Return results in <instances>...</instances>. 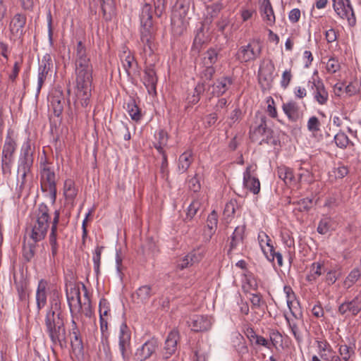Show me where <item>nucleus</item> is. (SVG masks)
Masks as SVG:
<instances>
[{
    "instance_id": "1",
    "label": "nucleus",
    "mask_w": 361,
    "mask_h": 361,
    "mask_svg": "<svg viewBox=\"0 0 361 361\" xmlns=\"http://www.w3.org/2000/svg\"><path fill=\"white\" fill-rule=\"evenodd\" d=\"M50 307L45 319V331L51 342V348L59 346L63 348L66 343V331L63 317L60 311L61 300L59 293H54L50 299Z\"/></svg>"
},
{
    "instance_id": "2",
    "label": "nucleus",
    "mask_w": 361,
    "mask_h": 361,
    "mask_svg": "<svg viewBox=\"0 0 361 361\" xmlns=\"http://www.w3.org/2000/svg\"><path fill=\"white\" fill-rule=\"evenodd\" d=\"M77 102L87 107L90 102L93 67L90 58L75 60Z\"/></svg>"
},
{
    "instance_id": "3",
    "label": "nucleus",
    "mask_w": 361,
    "mask_h": 361,
    "mask_svg": "<svg viewBox=\"0 0 361 361\" xmlns=\"http://www.w3.org/2000/svg\"><path fill=\"white\" fill-rule=\"evenodd\" d=\"M82 288L85 290V296L87 302H81L80 291L78 286L74 283H69L66 286V298L70 309L71 317L80 319L81 315L90 318L93 314L90 300L87 297V290L84 284Z\"/></svg>"
},
{
    "instance_id": "4",
    "label": "nucleus",
    "mask_w": 361,
    "mask_h": 361,
    "mask_svg": "<svg viewBox=\"0 0 361 361\" xmlns=\"http://www.w3.org/2000/svg\"><path fill=\"white\" fill-rule=\"evenodd\" d=\"M50 222L51 216L48 207L44 203L39 204L30 223V237L35 243L44 239Z\"/></svg>"
},
{
    "instance_id": "5",
    "label": "nucleus",
    "mask_w": 361,
    "mask_h": 361,
    "mask_svg": "<svg viewBox=\"0 0 361 361\" xmlns=\"http://www.w3.org/2000/svg\"><path fill=\"white\" fill-rule=\"evenodd\" d=\"M192 6V0H177L175 10L171 17L173 30L177 34H181L188 25L189 12Z\"/></svg>"
},
{
    "instance_id": "6",
    "label": "nucleus",
    "mask_w": 361,
    "mask_h": 361,
    "mask_svg": "<svg viewBox=\"0 0 361 361\" xmlns=\"http://www.w3.org/2000/svg\"><path fill=\"white\" fill-rule=\"evenodd\" d=\"M140 54L145 61V63L153 62L154 57V51L156 49L154 28H140Z\"/></svg>"
},
{
    "instance_id": "7",
    "label": "nucleus",
    "mask_w": 361,
    "mask_h": 361,
    "mask_svg": "<svg viewBox=\"0 0 361 361\" xmlns=\"http://www.w3.org/2000/svg\"><path fill=\"white\" fill-rule=\"evenodd\" d=\"M17 144L13 130L8 128L2 149L1 169L4 174H11L13 155Z\"/></svg>"
},
{
    "instance_id": "8",
    "label": "nucleus",
    "mask_w": 361,
    "mask_h": 361,
    "mask_svg": "<svg viewBox=\"0 0 361 361\" xmlns=\"http://www.w3.org/2000/svg\"><path fill=\"white\" fill-rule=\"evenodd\" d=\"M41 189L47 192L52 204L56 200V174L52 167L44 164L41 170Z\"/></svg>"
},
{
    "instance_id": "9",
    "label": "nucleus",
    "mask_w": 361,
    "mask_h": 361,
    "mask_svg": "<svg viewBox=\"0 0 361 361\" xmlns=\"http://www.w3.org/2000/svg\"><path fill=\"white\" fill-rule=\"evenodd\" d=\"M307 87L312 92L314 100L319 105H326L329 101V93L322 80L318 75V71L313 73L307 82Z\"/></svg>"
},
{
    "instance_id": "10",
    "label": "nucleus",
    "mask_w": 361,
    "mask_h": 361,
    "mask_svg": "<svg viewBox=\"0 0 361 361\" xmlns=\"http://www.w3.org/2000/svg\"><path fill=\"white\" fill-rule=\"evenodd\" d=\"M333 8L339 18L345 19L353 27L356 25V18L350 0H332Z\"/></svg>"
},
{
    "instance_id": "11",
    "label": "nucleus",
    "mask_w": 361,
    "mask_h": 361,
    "mask_svg": "<svg viewBox=\"0 0 361 361\" xmlns=\"http://www.w3.org/2000/svg\"><path fill=\"white\" fill-rule=\"evenodd\" d=\"M261 54V47L255 42L241 46L236 54V59L243 63H249L257 59Z\"/></svg>"
},
{
    "instance_id": "12",
    "label": "nucleus",
    "mask_w": 361,
    "mask_h": 361,
    "mask_svg": "<svg viewBox=\"0 0 361 361\" xmlns=\"http://www.w3.org/2000/svg\"><path fill=\"white\" fill-rule=\"evenodd\" d=\"M130 329L126 323H122L118 333V348L123 361H128L130 358Z\"/></svg>"
},
{
    "instance_id": "13",
    "label": "nucleus",
    "mask_w": 361,
    "mask_h": 361,
    "mask_svg": "<svg viewBox=\"0 0 361 361\" xmlns=\"http://www.w3.org/2000/svg\"><path fill=\"white\" fill-rule=\"evenodd\" d=\"M162 13V8L159 5L155 8L149 4H145L141 8L140 14V20L141 28H154L153 16L155 13L157 17H160Z\"/></svg>"
},
{
    "instance_id": "14",
    "label": "nucleus",
    "mask_w": 361,
    "mask_h": 361,
    "mask_svg": "<svg viewBox=\"0 0 361 361\" xmlns=\"http://www.w3.org/2000/svg\"><path fill=\"white\" fill-rule=\"evenodd\" d=\"M286 321L293 336L298 344L303 341V329H305V323L302 319V313L294 314L293 317L285 315Z\"/></svg>"
},
{
    "instance_id": "15",
    "label": "nucleus",
    "mask_w": 361,
    "mask_h": 361,
    "mask_svg": "<svg viewBox=\"0 0 361 361\" xmlns=\"http://www.w3.org/2000/svg\"><path fill=\"white\" fill-rule=\"evenodd\" d=\"M188 326L195 332L206 331L211 329L212 318L208 315L195 314L187 321Z\"/></svg>"
},
{
    "instance_id": "16",
    "label": "nucleus",
    "mask_w": 361,
    "mask_h": 361,
    "mask_svg": "<svg viewBox=\"0 0 361 361\" xmlns=\"http://www.w3.org/2000/svg\"><path fill=\"white\" fill-rule=\"evenodd\" d=\"M271 134V130L267 128L266 118L264 116L260 118V123L258 126L251 128L250 131V139L253 142L259 141V144H262V142L267 143Z\"/></svg>"
},
{
    "instance_id": "17",
    "label": "nucleus",
    "mask_w": 361,
    "mask_h": 361,
    "mask_svg": "<svg viewBox=\"0 0 361 361\" xmlns=\"http://www.w3.org/2000/svg\"><path fill=\"white\" fill-rule=\"evenodd\" d=\"M53 64L50 54H46L42 59L38 68L37 86L36 96H38L40 90L47 79V75L51 70Z\"/></svg>"
},
{
    "instance_id": "18",
    "label": "nucleus",
    "mask_w": 361,
    "mask_h": 361,
    "mask_svg": "<svg viewBox=\"0 0 361 361\" xmlns=\"http://www.w3.org/2000/svg\"><path fill=\"white\" fill-rule=\"evenodd\" d=\"M178 337L179 334L176 330H173L169 334L161 357L157 358L158 360L166 361L176 353Z\"/></svg>"
},
{
    "instance_id": "19",
    "label": "nucleus",
    "mask_w": 361,
    "mask_h": 361,
    "mask_svg": "<svg viewBox=\"0 0 361 361\" xmlns=\"http://www.w3.org/2000/svg\"><path fill=\"white\" fill-rule=\"evenodd\" d=\"M256 169V166L249 165L243 172V186L254 195H257L260 192L259 180L252 176V173Z\"/></svg>"
},
{
    "instance_id": "20",
    "label": "nucleus",
    "mask_w": 361,
    "mask_h": 361,
    "mask_svg": "<svg viewBox=\"0 0 361 361\" xmlns=\"http://www.w3.org/2000/svg\"><path fill=\"white\" fill-rule=\"evenodd\" d=\"M159 348L158 341L151 338L145 342L136 350L135 357L137 361H145L149 359Z\"/></svg>"
},
{
    "instance_id": "21",
    "label": "nucleus",
    "mask_w": 361,
    "mask_h": 361,
    "mask_svg": "<svg viewBox=\"0 0 361 361\" xmlns=\"http://www.w3.org/2000/svg\"><path fill=\"white\" fill-rule=\"evenodd\" d=\"M149 63V65L147 66L144 70L142 82L149 94L156 95V87L158 78L154 66L151 64V62Z\"/></svg>"
},
{
    "instance_id": "22",
    "label": "nucleus",
    "mask_w": 361,
    "mask_h": 361,
    "mask_svg": "<svg viewBox=\"0 0 361 361\" xmlns=\"http://www.w3.org/2000/svg\"><path fill=\"white\" fill-rule=\"evenodd\" d=\"M48 283L47 281L44 279H41L38 282V286L36 290L35 293V301L37 313L39 314L40 310L43 309L47 302V288Z\"/></svg>"
},
{
    "instance_id": "23",
    "label": "nucleus",
    "mask_w": 361,
    "mask_h": 361,
    "mask_svg": "<svg viewBox=\"0 0 361 361\" xmlns=\"http://www.w3.org/2000/svg\"><path fill=\"white\" fill-rule=\"evenodd\" d=\"M233 79L229 76H222L218 78L212 85V93L219 97L225 94L233 85Z\"/></svg>"
},
{
    "instance_id": "24",
    "label": "nucleus",
    "mask_w": 361,
    "mask_h": 361,
    "mask_svg": "<svg viewBox=\"0 0 361 361\" xmlns=\"http://www.w3.org/2000/svg\"><path fill=\"white\" fill-rule=\"evenodd\" d=\"M274 69L271 61L261 64L258 71L259 82L261 85L269 86L272 80V73Z\"/></svg>"
},
{
    "instance_id": "25",
    "label": "nucleus",
    "mask_w": 361,
    "mask_h": 361,
    "mask_svg": "<svg viewBox=\"0 0 361 361\" xmlns=\"http://www.w3.org/2000/svg\"><path fill=\"white\" fill-rule=\"evenodd\" d=\"M259 11L263 20L268 25H273L275 23L276 18L274 10L269 0H263L259 6Z\"/></svg>"
},
{
    "instance_id": "26",
    "label": "nucleus",
    "mask_w": 361,
    "mask_h": 361,
    "mask_svg": "<svg viewBox=\"0 0 361 361\" xmlns=\"http://www.w3.org/2000/svg\"><path fill=\"white\" fill-rule=\"evenodd\" d=\"M51 106L56 116H59L63 109L64 99L61 91L55 90L49 97Z\"/></svg>"
},
{
    "instance_id": "27",
    "label": "nucleus",
    "mask_w": 361,
    "mask_h": 361,
    "mask_svg": "<svg viewBox=\"0 0 361 361\" xmlns=\"http://www.w3.org/2000/svg\"><path fill=\"white\" fill-rule=\"evenodd\" d=\"M315 342L318 355L324 361H327L336 353L326 339H317Z\"/></svg>"
},
{
    "instance_id": "28",
    "label": "nucleus",
    "mask_w": 361,
    "mask_h": 361,
    "mask_svg": "<svg viewBox=\"0 0 361 361\" xmlns=\"http://www.w3.org/2000/svg\"><path fill=\"white\" fill-rule=\"evenodd\" d=\"M282 109L288 119L291 121H296L300 116V106L296 102L290 101L283 103Z\"/></svg>"
},
{
    "instance_id": "29",
    "label": "nucleus",
    "mask_w": 361,
    "mask_h": 361,
    "mask_svg": "<svg viewBox=\"0 0 361 361\" xmlns=\"http://www.w3.org/2000/svg\"><path fill=\"white\" fill-rule=\"evenodd\" d=\"M325 271L324 261L314 262L310 265L306 279L309 282H314Z\"/></svg>"
},
{
    "instance_id": "30",
    "label": "nucleus",
    "mask_w": 361,
    "mask_h": 361,
    "mask_svg": "<svg viewBox=\"0 0 361 361\" xmlns=\"http://www.w3.org/2000/svg\"><path fill=\"white\" fill-rule=\"evenodd\" d=\"M193 161L192 152L191 150H187L179 156L178 160V171L179 173H183L187 171Z\"/></svg>"
},
{
    "instance_id": "31",
    "label": "nucleus",
    "mask_w": 361,
    "mask_h": 361,
    "mask_svg": "<svg viewBox=\"0 0 361 361\" xmlns=\"http://www.w3.org/2000/svg\"><path fill=\"white\" fill-rule=\"evenodd\" d=\"M335 229V222L329 216H324L320 219L317 228V232L321 235H326Z\"/></svg>"
},
{
    "instance_id": "32",
    "label": "nucleus",
    "mask_w": 361,
    "mask_h": 361,
    "mask_svg": "<svg viewBox=\"0 0 361 361\" xmlns=\"http://www.w3.org/2000/svg\"><path fill=\"white\" fill-rule=\"evenodd\" d=\"M202 256L200 252H191L185 255L181 261L178 263V267L180 269L188 267L195 263L200 262Z\"/></svg>"
},
{
    "instance_id": "33",
    "label": "nucleus",
    "mask_w": 361,
    "mask_h": 361,
    "mask_svg": "<svg viewBox=\"0 0 361 361\" xmlns=\"http://www.w3.org/2000/svg\"><path fill=\"white\" fill-rule=\"evenodd\" d=\"M25 23L26 18L25 16L20 13L16 14L10 24L11 32L16 35L21 34Z\"/></svg>"
},
{
    "instance_id": "34",
    "label": "nucleus",
    "mask_w": 361,
    "mask_h": 361,
    "mask_svg": "<svg viewBox=\"0 0 361 361\" xmlns=\"http://www.w3.org/2000/svg\"><path fill=\"white\" fill-rule=\"evenodd\" d=\"M152 295V289L149 286H142L140 287L133 295L135 300H137V302H145Z\"/></svg>"
},
{
    "instance_id": "35",
    "label": "nucleus",
    "mask_w": 361,
    "mask_h": 361,
    "mask_svg": "<svg viewBox=\"0 0 361 361\" xmlns=\"http://www.w3.org/2000/svg\"><path fill=\"white\" fill-rule=\"evenodd\" d=\"M167 140V133L164 130H161L157 133H156L154 147L159 154H163L164 152V147L166 145Z\"/></svg>"
},
{
    "instance_id": "36",
    "label": "nucleus",
    "mask_w": 361,
    "mask_h": 361,
    "mask_svg": "<svg viewBox=\"0 0 361 361\" xmlns=\"http://www.w3.org/2000/svg\"><path fill=\"white\" fill-rule=\"evenodd\" d=\"M361 271L358 268L353 269L345 277L343 282L345 288L348 289L352 287L360 278Z\"/></svg>"
},
{
    "instance_id": "37",
    "label": "nucleus",
    "mask_w": 361,
    "mask_h": 361,
    "mask_svg": "<svg viewBox=\"0 0 361 361\" xmlns=\"http://www.w3.org/2000/svg\"><path fill=\"white\" fill-rule=\"evenodd\" d=\"M257 239L261 250L264 255L269 252L270 247H274L271 244V240L264 231H261L259 232Z\"/></svg>"
},
{
    "instance_id": "38",
    "label": "nucleus",
    "mask_w": 361,
    "mask_h": 361,
    "mask_svg": "<svg viewBox=\"0 0 361 361\" xmlns=\"http://www.w3.org/2000/svg\"><path fill=\"white\" fill-rule=\"evenodd\" d=\"M277 174L279 178L283 180L286 184L290 183L294 178L292 169L286 166H279L277 168Z\"/></svg>"
},
{
    "instance_id": "39",
    "label": "nucleus",
    "mask_w": 361,
    "mask_h": 361,
    "mask_svg": "<svg viewBox=\"0 0 361 361\" xmlns=\"http://www.w3.org/2000/svg\"><path fill=\"white\" fill-rule=\"evenodd\" d=\"M63 193L67 200H73L77 195V189L72 179H67L64 182Z\"/></svg>"
},
{
    "instance_id": "40",
    "label": "nucleus",
    "mask_w": 361,
    "mask_h": 361,
    "mask_svg": "<svg viewBox=\"0 0 361 361\" xmlns=\"http://www.w3.org/2000/svg\"><path fill=\"white\" fill-rule=\"evenodd\" d=\"M218 224V215L216 211L213 210L208 216L207 219V227L209 230L208 240H209L215 233Z\"/></svg>"
},
{
    "instance_id": "41",
    "label": "nucleus",
    "mask_w": 361,
    "mask_h": 361,
    "mask_svg": "<svg viewBox=\"0 0 361 361\" xmlns=\"http://www.w3.org/2000/svg\"><path fill=\"white\" fill-rule=\"evenodd\" d=\"M207 37L204 35L203 28L200 27L195 37L192 51L196 53H199L202 45L205 43Z\"/></svg>"
},
{
    "instance_id": "42",
    "label": "nucleus",
    "mask_w": 361,
    "mask_h": 361,
    "mask_svg": "<svg viewBox=\"0 0 361 361\" xmlns=\"http://www.w3.org/2000/svg\"><path fill=\"white\" fill-rule=\"evenodd\" d=\"M121 60L122 61L123 67L128 74L130 75V68L133 67V64L135 62L134 56L130 54V51H124L121 55Z\"/></svg>"
},
{
    "instance_id": "43",
    "label": "nucleus",
    "mask_w": 361,
    "mask_h": 361,
    "mask_svg": "<svg viewBox=\"0 0 361 361\" xmlns=\"http://www.w3.org/2000/svg\"><path fill=\"white\" fill-rule=\"evenodd\" d=\"M204 84L198 82L194 89L193 94L192 95H188V102L192 104H197L200 101V95L204 92Z\"/></svg>"
},
{
    "instance_id": "44",
    "label": "nucleus",
    "mask_w": 361,
    "mask_h": 361,
    "mask_svg": "<svg viewBox=\"0 0 361 361\" xmlns=\"http://www.w3.org/2000/svg\"><path fill=\"white\" fill-rule=\"evenodd\" d=\"M73 58L74 61L90 58L87 52L85 46L81 41H79L77 43V45L74 49Z\"/></svg>"
},
{
    "instance_id": "45",
    "label": "nucleus",
    "mask_w": 361,
    "mask_h": 361,
    "mask_svg": "<svg viewBox=\"0 0 361 361\" xmlns=\"http://www.w3.org/2000/svg\"><path fill=\"white\" fill-rule=\"evenodd\" d=\"M127 111L133 120L138 121L141 119L142 115L140 108L137 106L134 100L128 103Z\"/></svg>"
},
{
    "instance_id": "46",
    "label": "nucleus",
    "mask_w": 361,
    "mask_h": 361,
    "mask_svg": "<svg viewBox=\"0 0 361 361\" xmlns=\"http://www.w3.org/2000/svg\"><path fill=\"white\" fill-rule=\"evenodd\" d=\"M341 276V271L340 268L331 269L326 271L325 276V281L329 286L333 285L340 278Z\"/></svg>"
},
{
    "instance_id": "47",
    "label": "nucleus",
    "mask_w": 361,
    "mask_h": 361,
    "mask_svg": "<svg viewBox=\"0 0 361 361\" xmlns=\"http://www.w3.org/2000/svg\"><path fill=\"white\" fill-rule=\"evenodd\" d=\"M361 90V81L355 80L345 87V92L351 97L359 93Z\"/></svg>"
},
{
    "instance_id": "48",
    "label": "nucleus",
    "mask_w": 361,
    "mask_h": 361,
    "mask_svg": "<svg viewBox=\"0 0 361 361\" xmlns=\"http://www.w3.org/2000/svg\"><path fill=\"white\" fill-rule=\"evenodd\" d=\"M350 313L355 316L361 311V294L354 298L351 301H348Z\"/></svg>"
},
{
    "instance_id": "49",
    "label": "nucleus",
    "mask_w": 361,
    "mask_h": 361,
    "mask_svg": "<svg viewBox=\"0 0 361 361\" xmlns=\"http://www.w3.org/2000/svg\"><path fill=\"white\" fill-rule=\"evenodd\" d=\"M218 59V52L216 49H209L204 57V64L205 66H213Z\"/></svg>"
},
{
    "instance_id": "50",
    "label": "nucleus",
    "mask_w": 361,
    "mask_h": 361,
    "mask_svg": "<svg viewBox=\"0 0 361 361\" xmlns=\"http://www.w3.org/2000/svg\"><path fill=\"white\" fill-rule=\"evenodd\" d=\"M334 141L338 147L345 149L349 144L350 140L343 132H339L334 136Z\"/></svg>"
},
{
    "instance_id": "51",
    "label": "nucleus",
    "mask_w": 361,
    "mask_h": 361,
    "mask_svg": "<svg viewBox=\"0 0 361 361\" xmlns=\"http://www.w3.org/2000/svg\"><path fill=\"white\" fill-rule=\"evenodd\" d=\"M269 336L270 340L271 347H277L278 345H281L283 342V337L281 334L277 331L271 329L269 331Z\"/></svg>"
},
{
    "instance_id": "52",
    "label": "nucleus",
    "mask_w": 361,
    "mask_h": 361,
    "mask_svg": "<svg viewBox=\"0 0 361 361\" xmlns=\"http://www.w3.org/2000/svg\"><path fill=\"white\" fill-rule=\"evenodd\" d=\"M321 123L317 117L312 116H311L307 123V130L312 134H315L320 130Z\"/></svg>"
},
{
    "instance_id": "53",
    "label": "nucleus",
    "mask_w": 361,
    "mask_h": 361,
    "mask_svg": "<svg viewBox=\"0 0 361 361\" xmlns=\"http://www.w3.org/2000/svg\"><path fill=\"white\" fill-rule=\"evenodd\" d=\"M71 346L73 350L81 351L83 349V345L82 338L80 336V333H71Z\"/></svg>"
},
{
    "instance_id": "54",
    "label": "nucleus",
    "mask_w": 361,
    "mask_h": 361,
    "mask_svg": "<svg viewBox=\"0 0 361 361\" xmlns=\"http://www.w3.org/2000/svg\"><path fill=\"white\" fill-rule=\"evenodd\" d=\"M265 257L270 262H274L276 258L279 267H281L283 266L282 255L279 252H276L274 247H270L269 252L265 255Z\"/></svg>"
},
{
    "instance_id": "55",
    "label": "nucleus",
    "mask_w": 361,
    "mask_h": 361,
    "mask_svg": "<svg viewBox=\"0 0 361 361\" xmlns=\"http://www.w3.org/2000/svg\"><path fill=\"white\" fill-rule=\"evenodd\" d=\"M338 353L341 355V357L344 361H348L349 359L350 358L351 355L353 354H354V350L351 347L344 344V345H341L339 346Z\"/></svg>"
},
{
    "instance_id": "56",
    "label": "nucleus",
    "mask_w": 361,
    "mask_h": 361,
    "mask_svg": "<svg viewBox=\"0 0 361 361\" xmlns=\"http://www.w3.org/2000/svg\"><path fill=\"white\" fill-rule=\"evenodd\" d=\"M58 233H50L49 235V242L51 246V256L54 258L58 253L59 244L57 243Z\"/></svg>"
},
{
    "instance_id": "57",
    "label": "nucleus",
    "mask_w": 361,
    "mask_h": 361,
    "mask_svg": "<svg viewBox=\"0 0 361 361\" xmlns=\"http://www.w3.org/2000/svg\"><path fill=\"white\" fill-rule=\"evenodd\" d=\"M341 66L338 60L331 57L326 62V68L328 73H335L340 70Z\"/></svg>"
},
{
    "instance_id": "58",
    "label": "nucleus",
    "mask_w": 361,
    "mask_h": 361,
    "mask_svg": "<svg viewBox=\"0 0 361 361\" xmlns=\"http://www.w3.org/2000/svg\"><path fill=\"white\" fill-rule=\"evenodd\" d=\"M237 208V202L235 200H231L227 202L224 207V214L226 217H232Z\"/></svg>"
},
{
    "instance_id": "59",
    "label": "nucleus",
    "mask_w": 361,
    "mask_h": 361,
    "mask_svg": "<svg viewBox=\"0 0 361 361\" xmlns=\"http://www.w3.org/2000/svg\"><path fill=\"white\" fill-rule=\"evenodd\" d=\"M102 247H97V248L94 250V252L93 254V264H94V270L95 273L99 274V267H100V262H101V255H102Z\"/></svg>"
},
{
    "instance_id": "60",
    "label": "nucleus",
    "mask_w": 361,
    "mask_h": 361,
    "mask_svg": "<svg viewBox=\"0 0 361 361\" xmlns=\"http://www.w3.org/2000/svg\"><path fill=\"white\" fill-rule=\"evenodd\" d=\"M200 205L199 200H193L188 208L187 219H192L200 209Z\"/></svg>"
},
{
    "instance_id": "61",
    "label": "nucleus",
    "mask_w": 361,
    "mask_h": 361,
    "mask_svg": "<svg viewBox=\"0 0 361 361\" xmlns=\"http://www.w3.org/2000/svg\"><path fill=\"white\" fill-rule=\"evenodd\" d=\"M227 106V100L225 98L219 99L215 105L214 113H217V114L220 116H222V119L224 118V115L226 112V108Z\"/></svg>"
},
{
    "instance_id": "62",
    "label": "nucleus",
    "mask_w": 361,
    "mask_h": 361,
    "mask_svg": "<svg viewBox=\"0 0 361 361\" xmlns=\"http://www.w3.org/2000/svg\"><path fill=\"white\" fill-rule=\"evenodd\" d=\"M266 102L267 104V111L269 116L271 118H276L277 117V111L275 106V102L271 97H268L266 99Z\"/></svg>"
},
{
    "instance_id": "63",
    "label": "nucleus",
    "mask_w": 361,
    "mask_h": 361,
    "mask_svg": "<svg viewBox=\"0 0 361 361\" xmlns=\"http://www.w3.org/2000/svg\"><path fill=\"white\" fill-rule=\"evenodd\" d=\"M16 290L19 300L22 302H26L29 295L26 290V286L23 283H18L16 284Z\"/></svg>"
},
{
    "instance_id": "64",
    "label": "nucleus",
    "mask_w": 361,
    "mask_h": 361,
    "mask_svg": "<svg viewBox=\"0 0 361 361\" xmlns=\"http://www.w3.org/2000/svg\"><path fill=\"white\" fill-rule=\"evenodd\" d=\"M293 75L291 73L290 69H288L283 71L282 73L281 79V86L283 89H286L288 86L289 85L291 80H292Z\"/></svg>"
}]
</instances>
